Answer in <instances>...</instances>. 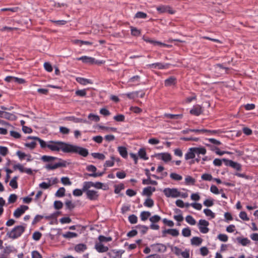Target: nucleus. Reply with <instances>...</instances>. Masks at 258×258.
I'll return each instance as SVG.
<instances>
[{
  "label": "nucleus",
  "mask_w": 258,
  "mask_h": 258,
  "mask_svg": "<svg viewBox=\"0 0 258 258\" xmlns=\"http://www.w3.org/2000/svg\"><path fill=\"white\" fill-rule=\"evenodd\" d=\"M69 144L61 142L50 141L48 142V148L52 151H62L64 153H68Z\"/></svg>",
  "instance_id": "1"
},
{
  "label": "nucleus",
  "mask_w": 258,
  "mask_h": 258,
  "mask_svg": "<svg viewBox=\"0 0 258 258\" xmlns=\"http://www.w3.org/2000/svg\"><path fill=\"white\" fill-rule=\"evenodd\" d=\"M26 226L18 225L15 226L11 231L7 232V236L12 239H15L20 237L24 232Z\"/></svg>",
  "instance_id": "2"
},
{
  "label": "nucleus",
  "mask_w": 258,
  "mask_h": 258,
  "mask_svg": "<svg viewBox=\"0 0 258 258\" xmlns=\"http://www.w3.org/2000/svg\"><path fill=\"white\" fill-rule=\"evenodd\" d=\"M68 153H78L83 157L88 155V151L86 149L77 146L69 144Z\"/></svg>",
  "instance_id": "3"
},
{
  "label": "nucleus",
  "mask_w": 258,
  "mask_h": 258,
  "mask_svg": "<svg viewBox=\"0 0 258 258\" xmlns=\"http://www.w3.org/2000/svg\"><path fill=\"white\" fill-rule=\"evenodd\" d=\"M163 193L167 198H175L180 196V192L176 188H165L163 190Z\"/></svg>",
  "instance_id": "4"
},
{
  "label": "nucleus",
  "mask_w": 258,
  "mask_h": 258,
  "mask_svg": "<svg viewBox=\"0 0 258 258\" xmlns=\"http://www.w3.org/2000/svg\"><path fill=\"white\" fill-rule=\"evenodd\" d=\"M59 162L52 165L49 164L46 165L45 168L48 170H54L59 167H66L68 163L66 161L58 159Z\"/></svg>",
  "instance_id": "5"
},
{
  "label": "nucleus",
  "mask_w": 258,
  "mask_h": 258,
  "mask_svg": "<svg viewBox=\"0 0 258 258\" xmlns=\"http://www.w3.org/2000/svg\"><path fill=\"white\" fill-rule=\"evenodd\" d=\"M209 225V222L206 220H200L199 221V228L200 232L204 234L207 233L209 231V229L208 228Z\"/></svg>",
  "instance_id": "6"
},
{
  "label": "nucleus",
  "mask_w": 258,
  "mask_h": 258,
  "mask_svg": "<svg viewBox=\"0 0 258 258\" xmlns=\"http://www.w3.org/2000/svg\"><path fill=\"white\" fill-rule=\"evenodd\" d=\"M223 160L226 166H230L237 171L241 170V165L240 164L225 158H223Z\"/></svg>",
  "instance_id": "7"
},
{
  "label": "nucleus",
  "mask_w": 258,
  "mask_h": 258,
  "mask_svg": "<svg viewBox=\"0 0 258 258\" xmlns=\"http://www.w3.org/2000/svg\"><path fill=\"white\" fill-rule=\"evenodd\" d=\"M157 11L160 13H168L170 14H173L175 11L169 6L161 5L156 8Z\"/></svg>",
  "instance_id": "8"
},
{
  "label": "nucleus",
  "mask_w": 258,
  "mask_h": 258,
  "mask_svg": "<svg viewBox=\"0 0 258 258\" xmlns=\"http://www.w3.org/2000/svg\"><path fill=\"white\" fill-rule=\"evenodd\" d=\"M29 209L27 206L21 205L14 212V216L16 218H19L25 212Z\"/></svg>",
  "instance_id": "9"
},
{
  "label": "nucleus",
  "mask_w": 258,
  "mask_h": 258,
  "mask_svg": "<svg viewBox=\"0 0 258 258\" xmlns=\"http://www.w3.org/2000/svg\"><path fill=\"white\" fill-rule=\"evenodd\" d=\"M168 66L169 64L168 63H162L161 62H156L147 65V67L148 69H158L160 70L167 69Z\"/></svg>",
  "instance_id": "10"
},
{
  "label": "nucleus",
  "mask_w": 258,
  "mask_h": 258,
  "mask_svg": "<svg viewBox=\"0 0 258 258\" xmlns=\"http://www.w3.org/2000/svg\"><path fill=\"white\" fill-rule=\"evenodd\" d=\"M155 156L159 159H162L165 162H167L171 160V155L168 153H161L155 155Z\"/></svg>",
  "instance_id": "11"
},
{
  "label": "nucleus",
  "mask_w": 258,
  "mask_h": 258,
  "mask_svg": "<svg viewBox=\"0 0 258 258\" xmlns=\"http://www.w3.org/2000/svg\"><path fill=\"white\" fill-rule=\"evenodd\" d=\"M64 120H68V121H72L75 123H89V121H88L86 119L77 118L74 116H67V117H65Z\"/></svg>",
  "instance_id": "12"
},
{
  "label": "nucleus",
  "mask_w": 258,
  "mask_h": 258,
  "mask_svg": "<svg viewBox=\"0 0 258 258\" xmlns=\"http://www.w3.org/2000/svg\"><path fill=\"white\" fill-rule=\"evenodd\" d=\"M86 192V196L88 199L93 201V200H97L98 199V198L99 197V195L98 194V192L93 190H87Z\"/></svg>",
  "instance_id": "13"
},
{
  "label": "nucleus",
  "mask_w": 258,
  "mask_h": 258,
  "mask_svg": "<svg viewBox=\"0 0 258 258\" xmlns=\"http://www.w3.org/2000/svg\"><path fill=\"white\" fill-rule=\"evenodd\" d=\"M95 248L98 252L100 253L105 252L108 250V247L104 246L100 242L95 243Z\"/></svg>",
  "instance_id": "14"
},
{
  "label": "nucleus",
  "mask_w": 258,
  "mask_h": 258,
  "mask_svg": "<svg viewBox=\"0 0 258 258\" xmlns=\"http://www.w3.org/2000/svg\"><path fill=\"white\" fill-rule=\"evenodd\" d=\"M202 107L199 105H196L190 110V113L196 116H199L202 113Z\"/></svg>",
  "instance_id": "15"
},
{
  "label": "nucleus",
  "mask_w": 258,
  "mask_h": 258,
  "mask_svg": "<svg viewBox=\"0 0 258 258\" xmlns=\"http://www.w3.org/2000/svg\"><path fill=\"white\" fill-rule=\"evenodd\" d=\"M28 139H33L34 140L38 141L39 142V144L40 145V147L42 148H44L46 147L48 148V142L47 143L45 142L44 141L41 140V139L37 137H32V136H29L27 138Z\"/></svg>",
  "instance_id": "16"
},
{
  "label": "nucleus",
  "mask_w": 258,
  "mask_h": 258,
  "mask_svg": "<svg viewBox=\"0 0 258 258\" xmlns=\"http://www.w3.org/2000/svg\"><path fill=\"white\" fill-rule=\"evenodd\" d=\"M156 190L154 187L148 186L144 188L143 190V195L150 196L152 192Z\"/></svg>",
  "instance_id": "17"
},
{
  "label": "nucleus",
  "mask_w": 258,
  "mask_h": 258,
  "mask_svg": "<svg viewBox=\"0 0 258 258\" xmlns=\"http://www.w3.org/2000/svg\"><path fill=\"white\" fill-rule=\"evenodd\" d=\"M87 248V245L83 243L77 244L75 247V250L77 252H83Z\"/></svg>",
  "instance_id": "18"
},
{
  "label": "nucleus",
  "mask_w": 258,
  "mask_h": 258,
  "mask_svg": "<svg viewBox=\"0 0 258 258\" xmlns=\"http://www.w3.org/2000/svg\"><path fill=\"white\" fill-rule=\"evenodd\" d=\"M163 233H168L171 235L173 236L176 237L179 235V231L176 229H169L163 231Z\"/></svg>",
  "instance_id": "19"
},
{
  "label": "nucleus",
  "mask_w": 258,
  "mask_h": 258,
  "mask_svg": "<svg viewBox=\"0 0 258 258\" xmlns=\"http://www.w3.org/2000/svg\"><path fill=\"white\" fill-rule=\"evenodd\" d=\"M237 242L243 246H246L250 243V241L247 238H241L238 237L236 238Z\"/></svg>",
  "instance_id": "20"
},
{
  "label": "nucleus",
  "mask_w": 258,
  "mask_h": 258,
  "mask_svg": "<svg viewBox=\"0 0 258 258\" xmlns=\"http://www.w3.org/2000/svg\"><path fill=\"white\" fill-rule=\"evenodd\" d=\"M77 59L78 60H81L83 61V62L85 63H93L95 59L94 58L88 57L87 56H83L81 57L78 58Z\"/></svg>",
  "instance_id": "21"
},
{
  "label": "nucleus",
  "mask_w": 258,
  "mask_h": 258,
  "mask_svg": "<svg viewBox=\"0 0 258 258\" xmlns=\"http://www.w3.org/2000/svg\"><path fill=\"white\" fill-rule=\"evenodd\" d=\"M154 246L156 247V250L160 252H164L167 249L166 246L163 244L157 243Z\"/></svg>",
  "instance_id": "22"
},
{
  "label": "nucleus",
  "mask_w": 258,
  "mask_h": 258,
  "mask_svg": "<svg viewBox=\"0 0 258 258\" xmlns=\"http://www.w3.org/2000/svg\"><path fill=\"white\" fill-rule=\"evenodd\" d=\"M192 150H194L195 153L197 154L205 155L206 153V149L204 147H194L191 148Z\"/></svg>",
  "instance_id": "23"
},
{
  "label": "nucleus",
  "mask_w": 258,
  "mask_h": 258,
  "mask_svg": "<svg viewBox=\"0 0 258 258\" xmlns=\"http://www.w3.org/2000/svg\"><path fill=\"white\" fill-rule=\"evenodd\" d=\"M195 157V153L194 150L191 149V148H189L188 152L185 155V159L187 160L189 159H194Z\"/></svg>",
  "instance_id": "24"
},
{
  "label": "nucleus",
  "mask_w": 258,
  "mask_h": 258,
  "mask_svg": "<svg viewBox=\"0 0 258 258\" xmlns=\"http://www.w3.org/2000/svg\"><path fill=\"white\" fill-rule=\"evenodd\" d=\"M190 241L192 245L199 246L202 243L203 239L199 237H194Z\"/></svg>",
  "instance_id": "25"
},
{
  "label": "nucleus",
  "mask_w": 258,
  "mask_h": 258,
  "mask_svg": "<svg viewBox=\"0 0 258 258\" xmlns=\"http://www.w3.org/2000/svg\"><path fill=\"white\" fill-rule=\"evenodd\" d=\"M94 182L92 181H86L83 183V191L87 192V190H89V189L91 187H93Z\"/></svg>",
  "instance_id": "26"
},
{
  "label": "nucleus",
  "mask_w": 258,
  "mask_h": 258,
  "mask_svg": "<svg viewBox=\"0 0 258 258\" xmlns=\"http://www.w3.org/2000/svg\"><path fill=\"white\" fill-rule=\"evenodd\" d=\"M76 80L79 83L83 85H86L87 84H92V82L91 80L83 78H77Z\"/></svg>",
  "instance_id": "27"
},
{
  "label": "nucleus",
  "mask_w": 258,
  "mask_h": 258,
  "mask_svg": "<svg viewBox=\"0 0 258 258\" xmlns=\"http://www.w3.org/2000/svg\"><path fill=\"white\" fill-rule=\"evenodd\" d=\"M118 151L120 155L124 158H126L127 156V152L126 148L124 147H119L118 148Z\"/></svg>",
  "instance_id": "28"
},
{
  "label": "nucleus",
  "mask_w": 258,
  "mask_h": 258,
  "mask_svg": "<svg viewBox=\"0 0 258 258\" xmlns=\"http://www.w3.org/2000/svg\"><path fill=\"white\" fill-rule=\"evenodd\" d=\"M196 180L191 176L187 175L185 178V183L186 185H194Z\"/></svg>",
  "instance_id": "29"
},
{
  "label": "nucleus",
  "mask_w": 258,
  "mask_h": 258,
  "mask_svg": "<svg viewBox=\"0 0 258 258\" xmlns=\"http://www.w3.org/2000/svg\"><path fill=\"white\" fill-rule=\"evenodd\" d=\"M138 154L139 157L145 160H147L148 159V157L146 156V152L145 149L144 148H141L139 150L138 152Z\"/></svg>",
  "instance_id": "30"
},
{
  "label": "nucleus",
  "mask_w": 258,
  "mask_h": 258,
  "mask_svg": "<svg viewBox=\"0 0 258 258\" xmlns=\"http://www.w3.org/2000/svg\"><path fill=\"white\" fill-rule=\"evenodd\" d=\"M2 118H4L9 120H14L15 119L16 117L13 114L4 111Z\"/></svg>",
  "instance_id": "31"
},
{
  "label": "nucleus",
  "mask_w": 258,
  "mask_h": 258,
  "mask_svg": "<svg viewBox=\"0 0 258 258\" xmlns=\"http://www.w3.org/2000/svg\"><path fill=\"white\" fill-rule=\"evenodd\" d=\"M151 216L150 212L148 211H143L141 212L140 215L141 219L142 221H146Z\"/></svg>",
  "instance_id": "32"
},
{
  "label": "nucleus",
  "mask_w": 258,
  "mask_h": 258,
  "mask_svg": "<svg viewBox=\"0 0 258 258\" xmlns=\"http://www.w3.org/2000/svg\"><path fill=\"white\" fill-rule=\"evenodd\" d=\"M175 83V78L171 77L165 81V85L166 86H170Z\"/></svg>",
  "instance_id": "33"
},
{
  "label": "nucleus",
  "mask_w": 258,
  "mask_h": 258,
  "mask_svg": "<svg viewBox=\"0 0 258 258\" xmlns=\"http://www.w3.org/2000/svg\"><path fill=\"white\" fill-rule=\"evenodd\" d=\"M170 177L174 180L176 181H180L182 179V177L179 174H178L176 173H171L170 174Z\"/></svg>",
  "instance_id": "34"
},
{
  "label": "nucleus",
  "mask_w": 258,
  "mask_h": 258,
  "mask_svg": "<svg viewBox=\"0 0 258 258\" xmlns=\"http://www.w3.org/2000/svg\"><path fill=\"white\" fill-rule=\"evenodd\" d=\"M78 234L76 233L68 231L62 234V236L66 238H71L76 237Z\"/></svg>",
  "instance_id": "35"
},
{
  "label": "nucleus",
  "mask_w": 258,
  "mask_h": 258,
  "mask_svg": "<svg viewBox=\"0 0 258 258\" xmlns=\"http://www.w3.org/2000/svg\"><path fill=\"white\" fill-rule=\"evenodd\" d=\"M91 155L93 158L98 159L101 160H103L105 159V156L104 154L99 153H92Z\"/></svg>",
  "instance_id": "36"
},
{
  "label": "nucleus",
  "mask_w": 258,
  "mask_h": 258,
  "mask_svg": "<svg viewBox=\"0 0 258 258\" xmlns=\"http://www.w3.org/2000/svg\"><path fill=\"white\" fill-rule=\"evenodd\" d=\"M41 159L43 162H50L55 159H57V158L56 157L49 156H46V155L42 156L41 157Z\"/></svg>",
  "instance_id": "37"
},
{
  "label": "nucleus",
  "mask_w": 258,
  "mask_h": 258,
  "mask_svg": "<svg viewBox=\"0 0 258 258\" xmlns=\"http://www.w3.org/2000/svg\"><path fill=\"white\" fill-rule=\"evenodd\" d=\"M144 205L148 208H151L154 206V201L151 198L147 199L144 203Z\"/></svg>",
  "instance_id": "38"
},
{
  "label": "nucleus",
  "mask_w": 258,
  "mask_h": 258,
  "mask_svg": "<svg viewBox=\"0 0 258 258\" xmlns=\"http://www.w3.org/2000/svg\"><path fill=\"white\" fill-rule=\"evenodd\" d=\"M66 189L64 187H60L56 192L55 196L57 197H62L64 196Z\"/></svg>",
  "instance_id": "39"
},
{
  "label": "nucleus",
  "mask_w": 258,
  "mask_h": 258,
  "mask_svg": "<svg viewBox=\"0 0 258 258\" xmlns=\"http://www.w3.org/2000/svg\"><path fill=\"white\" fill-rule=\"evenodd\" d=\"M182 114H167L166 113L164 114V116L170 119H178L182 117Z\"/></svg>",
  "instance_id": "40"
},
{
  "label": "nucleus",
  "mask_w": 258,
  "mask_h": 258,
  "mask_svg": "<svg viewBox=\"0 0 258 258\" xmlns=\"http://www.w3.org/2000/svg\"><path fill=\"white\" fill-rule=\"evenodd\" d=\"M185 221L191 225H194L196 223L195 219L190 215H188L185 217Z\"/></svg>",
  "instance_id": "41"
},
{
  "label": "nucleus",
  "mask_w": 258,
  "mask_h": 258,
  "mask_svg": "<svg viewBox=\"0 0 258 258\" xmlns=\"http://www.w3.org/2000/svg\"><path fill=\"white\" fill-rule=\"evenodd\" d=\"M65 205L66 208L70 210H72L75 207L74 203H72L71 201L67 200L65 202Z\"/></svg>",
  "instance_id": "42"
},
{
  "label": "nucleus",
  "mask_w": 258,
  "mask_h": 258,
  "mask_svg": "<svg viewBox=\"0 0 258 258\" xmlns=\"http://www.w3.org/2000/svg\"><path fill=\"white\" fill-rule=\"evenodd\" d=\"M139 91H136L125 94V95L130 99H134L139 96Z\"/></svg>",
  "instance_id": "43"
},
{
  "label": "nucleus",
  "mask_w": 258,
  "mask_h": 258,
  "mask_svg": "<svg viewBox=\"0 0 258 258\" xmlns=\"http://www.w3.org/2000/svg\"><path fill=\"white\" fill-rule=\"evenodd\" d=\"M98 240L101 243L103 242H109L112 240V238L111 237H105L103 235H100L98 237Z\"/></svg>",
  "instance_id": "44"
},
{
  "label": "nucleus",
  "mask_w": 258,
  "mask_h": 258,
  "mask_svg": "<svg viewBox=\"0 0 258 258\" xmlns=\"http://www.w3.org/2000/svg\"><path fill=\"white\" fill-rule=\"evenodd\" d=\"M111 160L106 161L104 164V167H112L114 165V161L115 159L114 156L111 157Z\"/></svg>",
  "instance_id": "45"
},
{
  "label": "nucleus",
  "mask_w": 258,
  "mask_h": 258,
  "mask_svg": "<svg viewBox=\"0 0 258 258\" xmlns=\"http://www.w3.org/2000/svg\"><path fill=\"white\" fill-rule=\"evenodd\" d=\"M131 34L133 36H138L141 34V31L136 27H131Z\"/></svg>",
  "instance_id": "46"
},
{
  "label": "nucleus",
  "mask_w": 258,
  "mask_h": 258,
  "mask_svg": "<svg viewBox=\"0 0 258 258\" xmlns=\"http://www.w3.org/2000/svg\"><path fill=\"white\" fill-rule=\"evenodd\" d=\"M88 118L90 120H92V121H94L95 122H98L100 120L99 116H98L97 115H96V114H92V113H90L89 114Z\"/></svg>",
  "instance_id": "47"
},
{
  "label": "nucleus",
  "mask_w": 258,
  "mask_h": 258,
  "mask_svg": "<svg viewBox=\"0 0 258 258\" xmlns=\"http://www.w3.org/2000/svg\"><path fill=\"white\" fill-rule=\"evenodd\" d=\"M204 213L207 216L210 217L211 218H214L215 216V214L209 209H204Z\"/></svg>",
  "instance_id": "48"
},
{
  "label": "nucleus",
  "mask_w": 258,
  "mask_h": 258,
  "mask_svg": "<svg viewBox=\"0 0 258 258\" xmlns=\"http://www.w3.org/2000/svg\"><path fill=\"white\" fill-rule=\"evenodd\" d=\"M182 234L184 237H189L191 235V231L189 228H183L182 230Z\"/></svg>",
  "instance_id": "49"
},
{
  "label": "nucleus",
  "mask_w": 258,
  "mask_h": 258,
  "mask_svg": "<svg viewBox=\"0 0 258 258\" xmlns=\"http://www.w3.org/2000/svg\"><path fill=\"white\" fill-rule=\"evenodd\" d=\"M161 220V217L158 215H154L149 218V220L153 223L159 222Z\"/></svg>",
  "instance_id": "50"
},
{
  "label": "nucleus",
  "mask_w": 258,
  "mask_h": 258,
  "mask_svg": "<svg viewBox=\"0 0 258 258\" xmlns=\"http://www.w3.org/2000/svg\"><path fill=\"white\" fill-rule=\"evenodd\" d=\"M201 178L204 180L211 181L213 179V177L211 174L205 173L202 175Z\"/></svg>",
  "instance_id": "51"
},
{
  "label": "nucleus",
  "mask_w": 258,
  "mask_h": 258,
  "mask_svg": "<svg viewBox=\"0 0 258 258\" xmlns=\"http://www.w3.org/2000/svg\"><path fill=\"white\" fill-rule=\"evenodd\" d=\"M128 221L131 224H136L138 221V218L135 215H131L128 217Z\"/></svg>",
  "instance_id": "52"
},
{
  "label": "nucleus",
  "mask_w": 258,
  "mask_h": 258,
  "mask_svg": "<svg viewBox=\"0 0 258 258\" xmlns=\"http://www.w3.org/2000/svg\"><path fill=\"white\" fill-rule=\"evenodd\" d=\"M51 183L50 180L49 181V182L46 183L45 182H43L39 184V187L42 188V189H47L51 186Z\"/></svg>",
  "instance_id": "53"
},
{
  "label": "nucleus",
  "mask_w": 258,
  "mask_h": 258,
  "mask_svg": "<svg viewBox=\"0 0 258 258\" xmlns=\"http://www.w3.org/2000/svg\"><path fill=\"white\" fill-rule=\"evenodd\" d=\"M61 182L62 183L65 185H71L72 184L71 181H70V179L68 177H62L61 178Z\"/></svg>",
  "instance_id": "54"
},
{
  "label": "nucleus",
  "mask_w": 258,
  "mask_h": 258,
  "mask_svg": "<svg viewBox=\"0 0 258 258\" xmlns=\"http://www.w3.org/2000/svg\"><path fill=\"white\" fill-rule=\"evenodd\" d=\"M8 149L4 146H0V154L3 156H5L8 153Z\"/></svg>",
  "instance_id": "55"
},
{
  "label": "nucleus",
  "mask_w": 258,
  "mask_h": 258,
  "mask_svg": "<svg viewBox=\"0 0 258 258\" xmlns=\"http://www.w3.org/2000/svg\"><path fill=\"white\" fill-rule=\"evenodd\" d=\"M143 183L144 184H153V185H157V182L156 181H155V180H152L150 179V178H149V179H143Z\"/></svg>",
  "instance_id": "56"
},
{
  "label": "nucleus",
  "mask_w": 258,
  "mask_h": 258,
  "mask_svg": "<svg viewBox=\"0 0 258 258\" xmlns=\"http://www.w3.org/2000/svg\"><path fill=\"white\" fill-rule=\"evenodd\" d=\"M42 236L41 233L39 231H36L33 233L32 238L35 240H39Z\"/></svg>",
  "instance_id": "57"
},
{
  "label": "nucleus",
  "mask_w": 258,
  "mask_h": 258,
  "mask_svg": "<svg viewBox=\"0 0 258 258\" xmlns=\"http://www.w3.org/2000/svg\"><path fill=\"white\" fill-rule=\"evenodd\" d=\"M63 204L60 201H56L54 203V207L55 209L59 210L62 208Z\"/></svg>",
  "instance_id": "58"
},
{
  "label": "nucleus",
  "mask_w": 258,
  "mask_h": 258,
  "mask_svg": "<svg viewBox=\"0 0 258 258\" xmlns=\"http://www.w3.org/2000/svg\"><path fill=\"white\" fill-rule=\"evenodd\" d=\"M113 118L116 121H124L125 117L123 114H118L114 116Z\"/></svg>",
  "instance_id": "59"
},
{
  "label": "nucleus",
  "mask_w": 258,
  "mask_h": 258,
  "mask_svg": "<svg viewBox=\"0 0 258 258\" xmlns=\"http://www.w3.org/2000/svg\"><path fill=\"white\" fill-rule=\"evenodd\" d=\"M147 17V14L145 13L142 12H138L135 15V18L145 19Z\"/></svg>",
  "instance_id": "60"
},
{
  "label": "nucleus",
  "mask_w": 258,
  "mask_h": 258,
  "mask_svg": "<svg viewBox=\"0 0 258 258\" xmlns=\"http://www.w3.org/2000/svg\"><path fill=\"white\" fill-rule=\"evenodd\" d=\"M17 199V196L15 194H11L8 199L9 203H14Z\"/></svg>",
  "instance_id": "61"
},
{
  "label": "nucleus",
  "mask_w": 258,
  "mask_h": 258,
  "mask_svg": "<svg viewBox=\"0 0 258 258\" xmlns=\"http://www.w3.org/2000/svg\"><path fill=\"white\" fill-rule=\"evenodd\" d=\"M83 191H83V189L81 190V189L77 188L73 190V194L74 196L79 197V196H81L83 195Z\"/></svg>",
  "instance_id": "62"
},
{
  "label": "nucleus",
  "mask_w": 258,
  "mask_h": 258,
  "mask_svg": "<svg viewBox=\"0 0 258 258\" xmlns=\"http://www.w3.org/2000/svg\"><path fill=\"white\" fill-rule=\"evenodd\" d=\"M218 238L221 241L226 242L228 240V236L224 234H220L218 236Z\"/></svg>",
  "instance_id": "63"
},
{
  "label": "nucleus",
  "mask_w": 258,
  "mask_h": 258,
  "mask_svg": "<svg viewBox=\"0 0 258 258\" xmlns=\"http://www.w3.org/2000/svg\"><path fill=\"white\" fill-rule=\"evenodd\" d=\"M32 258H42V256L38 251L34 250L32 252Z\"/></svg>",
  "instance_id": "64"
}]
</instances>
